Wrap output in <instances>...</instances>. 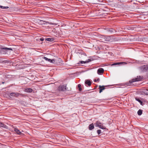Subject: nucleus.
I'll use <instances>...</instances> for the list:
<instances>
[{
  "label": "nucleus",
  "mask_w": 148,
  "mask_h": 148,
  "mask_svg": "<svg viewBox=\"0 0 148 148\" xmlns=\"http://www.w3.org/2000/svg\"><path fill=\"white\" fill-rule=\"evenodd\" d=\"M13 51L12 49L9 48H2L0 49V51L1 53L6 54L8 53L9 50Z\"/></svg>",
  "instance_id": "nucleus-1"
},
{
  "label": "nucleus",
  "mask_w": 148,
  "mask_h": 148,
  "mask_svg": "<svg viewBox=\"0 0 148 148\" xmlns=\"http://www.w3.org/2000/svg\"><path fill=\"white\" fill-rule=\"evenodd\" d=\"M104 40L106 41L112 42L115 40V38L112 36H106L103 37Z\"/></svg>",
  "instance_id": "nucleus-2"
},
{
  "label": "nucleus",
  "mask_w": 148,
  "mask_h": 148,
  "mask_svg": "<svg viewBox=\"0 0 148 148\" xmlns=\"http://www.w3.org/2000/svg\"><path fill=\"white\" fill-rule=\"evenodd\" d=\"M143 79V77L142 76H137V77H136L135 78L133 79L130 80L129 81V83L128 85H131V84L132 83H133L134 82L139 81H140Z\"/></svg>",
  "instance_id": "nucleus-3"
},
{
  "label": "nucleus",
  "mask_w": 148,
  "mask_h": 148,
  "mask_svg": "<svg viewBox=\"0 0 148 148\" xmlns=\"http://www.w3.org/2000/svg\"><path fill=\"white\" fill-rule=\"evenodd\" d=\"M10 95L12 97H17L18 96H21L23 97L24 95L22 94L19 93L17 92H12L10 94Z\"/></svg>",
  "instance_id": "nucleus-4"
},
{
  "label": "nucleus",
  "mask_w": 148,
  "mask_h": 148,
  "mask_svg": "<svg viewBox=\"0 0 148 148\" xmlns=\"http://www.w3.org/2000/svg\"><path fill=\"white\" fill-rule=\"evenodd\" d=\"M39 24L41 25L45 24V23H48L50 25H56V24L54 23H53L51 22H49L47 21H43L42 20H40V21L39 22Z\"/></svg>",
  "instance_id": "nucleus-5"
},
{
  "label": "nucleus",
  "mask_w": 148,
  "mask_h": 148,
  "mask_svg": "<svg viewBox=\"0 0 148 148\" xmlns=\"http://www.w3.org/2000/svg\"><path fill=\"white\" fill-rule=\"evenodd\" d=\"M66 84L60 86L59 87V90L61 91H64L65 90H67V88L66 87Z\"/></svg>",
  "instance_id": "nucleus-6"
},
{
  "label": "nucleus",
  "mask_w": 148,
  "mask_h": 148,
  "mask_svg": "<svg viewBox=\"0 0 148 148\" xmlns=\"http://www.w3.org/2000/svg\"><path fill=\"white\" fill-rule=\"evenodd\" d=\"M96 125L99 127L101 129H104L105 128L103 126V124L99 121H97L96 123Z\"/></svg>",
  "instance_id": "nucleus-7"
},
{
  "label": "nucleus",
  "mask_w": 148,
  "mask_h": 148,
  "mask_svg": "<svg viewBox=\"0 0 148 148\" xmlns=\"http://www.w3.org/2000/svg\"><path fill=\"white\" fill-rule=\"evenodd\" d=\"M140 69L143 71H145L148 70V65H143L140 67Z\"/></svg>",
  "instance_id": "nucleus-8"
},
{
  "label": "nucleus",
  "mask_w": 148,
  "mask_h": 148,
  "mask_svg": "<svg viewBox=\"0 0 148 148\" xmlns=\"http://www.w3.org/2000/svg\"><path fill=\"white\" fill-rule=\"evenodd\" d=\"M85 83L86 86H90L92 84V82L89 80H86L85 81Z\"/></svg>",
  "instance_id": "nucleus-9"
},
{
  "label": "nucleus",
  "mask_w": 148,
  "mask_h": 148,
  "mask_svg": "<svg viewBox=\"0 0 148 148\" xmlns=\"http://www.w3.org/2000/svg\"><path fill=\"white\" fill-rule=\"evenodd\" d=\"M104 71V69L102 68H99L98 69L97 73L99 75H102Z\"/></svg>",
  "instance_id": "nucleus-10"
},
{
  "label": "nucleus",
  "mask_w": 148,
  "mask_h": 148,
  "mask_svg": "<svg viewBox=\"0 0 148 148\" xmlns=\"http://www.w3.org/2000/svg\"><path fill=\"white\" fill-rule=\"evenodd\" d=\"M43 59H44L45 60H46L47 61H48L51 63H55V62H54L55 60L53 59L51 60L50 59H48L45 57H44Z\"/></svg>",
  "instance_id": "nucleus-11"
},
{
  "label": "nucleus",
  "mask_w": 148,
  "mask_h": 148,
  "mask_svg": "<svg viewBox=\"0 0 148 148\" xmlns=\"http://www.w3.org/2000/svg\"><path fill=\"white\" fill-rule=\"evenodd\" d=\"M32 89L31 88H25L24 91L26 92H31L32 91Z\"/></svg>",
  "instance_id": "nucleus-12"
},
{
  "label": "nucleus",
  "mask_w": 148,
  "mask_h": 148,
  "mask_svg": "<svg viewBox=\"0 0 148 148\" xmlns=\"http://www.w3.org/2000/svg\"><path fill=\"white\" fill-rule=\"evenodd\" d=\"M105 89V87L104 86H101L100 85L99 86V93H101L103 91V90H104Z\"/></svg>",
  "instance_id": "nucleus-13"
},
{
  "label": "nucleus",
  "mask_w": 148,
  "mask_h": 148,
  "mask_svg": "<svg viewBox=\"0 0 148 148\" xmlns=\"http://www.w3.org/2000/svg\"><path fill=\"white\" fill-rule=\"evenodd\" d=\"M0 127H3L5 128H7V126L3 123L0 122Z\"/></svg>",
  "instance_id": "nucleus-14"
},
{
  "label": "nucleus",
  "mask_w": 148,
  "mask_h": 148,
  "mask_svg": "<svg viewBox=\"0 0 148 148\" xmlns=\"http://www.w3.org/2000/svg\"><path fill=\"white\" fill-rule=\"evenodd\" d=\"M14 131L15 132L18 134L20 135L21 133V132H20L19 130H18V129H17L16 128H15L14 129Z\"/></svg>",
  "instance_id": "nucleus-15"
},
{
  "label": "nucleus",
  "mask_w": 148,
  "mask_h": 148,
  "mask_svg": "<svg viewBox=\"0 0 148 148\" xmlns=\"http://www.w3.org/2000/svg\"><path fill=\"white\" fill-rule=\"evenodd\" d=\"M91 61V60L90 59H88V60H86L85 61H81L80 63L81 64L87 63L89 62H90Z\"/></svg>",
  "instance_id": "nucleus-16"
},
{
  "label": "nucleus",
  "mask_w": 148,
  "mask_h": 148,
  "mask_svg": "<svg viewBox=\"0 0 148 148\" xmlns=\"http://www.w3.org/2000/svg\"><path fill=\"white\" fill-rule=\"evenodd\" d=\"M135 99L136 101H137L140 103V104L141 105H143V102L140 100L139 98H138L137 97H136Z\"/></svg>",
  "instance_id": "nucleus-17"
},
{
  "label": "nucleus",
  "mask_w": 148,
  "mask_h": 148,
  "mask_svg": "<svg viewBox=\"0 0 148 148\" xmlns=\"http://www.w3.org/2000/svg\"><path fill=\"white\" fill-rule=\"evenodd\" d=\"M94 126L92 124H91L88 127L89 129L90 130H91L94 129Z\"/></svg>",
  "instance_id": "nucleus-18"
},
{
  "label": "nucleus",
  "mask_w": 148,
  "mask_h": 148,
  "mask_svg": "<svg viewBox=\"0 0 148 148\" xmlns=\"http://www.w3.org/2000/svg\"><path fill=\"white\" fill-rule=\"evenodd\" d=\"M143 111L140 109L137 112V113L138 115H141L142 114Z\"/></svg>",
  "instance_id": "nucleus-19"
},
{
  "label": "nucleus",
  "mask_w": 148,
  "mask_h": 148,
  "mask_svg": "<svg viewBox=\"0 0 148 148\" xmlns=\"http://www.w3.org/2000/svg\"><path fill=\"white\" fill-rule=\"evenodd\" d=\"M46 40L48 41H52L54 40L53 38H46Z\"/></svg>",
  "instance_id": "nucleus-20"
},
{
  "label": "nucleus",
  "mask_w": 148,
  "mask_h": 148,
  "mask_svg": "<svg viewBox=\"0 0 148 148\" xmlns=\"http://www.w3.org/2000/svg\"><path fill=\"white\" fill-rule=\"evenodd\" d=\"M143 92L145 95H148V90H145L143 91Z\"/></svg>",
  "instance_id": "nucleus-21"
},
{
  "label": "nucleus",
  "mask_w": 148,
  "mask_h": 148,
  "mask_svg": "<svg viewBox=\"0 0 148 148\" xmlns=\"http://www.w3.org/2000/svg\"><path fill=\"white\" fill-rule=\"evenodd\" d=\"M0 8L3 9H7L9 8L8 7H4L0 5Z\"/></svg>",
  "instance_id": "nucleus-22"
},
{
  "label": "nucleus",
  "mask_w": 148,
  "mask_h": 148,
  "mask_svg": "<svg viewBox=\"0 0 148 148\" xmlns=\"http://www.w3.org/2000/svg\"><path fill=\"white\" fill-rule=\"evenodd\" d=\"M78 87L79 88V91H81L82 90V88H81V85L80 84H79L78 85Z\"/></svg>",
  "instance_id": "nucleus-23"
},
{
  "label": "nucleus",
  "mask_w": 148,
  "mask_h": 148,
  "mask_svg": "<svg viewBox=\"0 0 148 148\" xmlns=\"http://www.w3.org/2000/svg\"><path fill=\"white\" fill-rule=\"evenodd\" d=\"M121 63H119V62L113 64H112V65H118V64L119 65V64H121Z\"/></svg>",
  "instance_id": "nucleus-24"
},
{
  "label": "nucleus",
  "mask_w": 148,
  "mask_h": 148,
  "mask_svg": "<svg viewBox=\"0 0 148 148\" xmlns=\"http://www.w3.org/2000/svg\"><path fill=\"white\" fill-rule=\"evenodd\" d=\"M108 31L110 32H114V29H109L108 30Z\"/></svg>",
  "instance_id": "nucleus-25"
},
{
  "label": "nucleus",
  "mask_w": 148,
  "mask_h": 148,
  "mask_svg": "<svg viewBox=\"0 0 148 148\" xmlns=\"http://www.w3.org/2000/svg\"><path fill=\"white\" fill-rule=\"evenodd\" d=\"M97 132L98 134H99L101 132V130H97Z\"/></svg>",
  "instance_id": "nucleus-26"
},
{
  "label": "nucleus",
  "mask_w": 148,
  "mask_h": 148,
  "mask_svg": "<svg viewBox=\"0 0 148 148\" xmlns=\"http://www.w3.org/2000/svg\"><path fill=\"white\" fill-rule=\"evenodd\" d=\"M100 80V79L99 78H98L97 80L96 79H95L94 80V82H96L97 81L98 82H99V81Z\"/></svg>",
  "instance_id": "nucleus-27"
},
{
  "label": "nucleus",
  "mask_w": 148,
  "mask_h": 148,
  "mask_svg": "<svg viewBox=\"0 0 148 148\" xmlns=\"http://www.w3.org/2000/svg\"><path fill=\"white\" fill-rule=\"evenodd\" d=\"M40 40L41 41H43L44 40V39L43 38H40Z\"/></svg>",
  "instance_id": "nucleus-28"
}]
</instances>
